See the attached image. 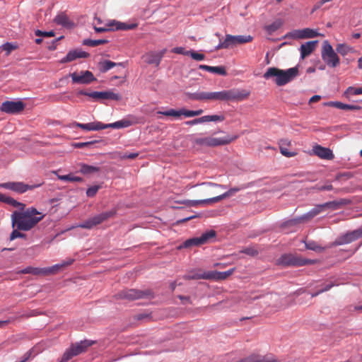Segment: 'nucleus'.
Wrapping results in <instances>:
<instances>
[{
	"instance_id": "6e6552de",
	"label": "nucleus",
	"mask_w": 362,
	"mask_h": 362,
	"mask_svg": "<svg viewBox=\"0 0 362 362\" xmlns=\"http://www.w3.org/2000/svg\"><path fill=\"white\" fill-rule=\"evenodd\" d=\"M78 95H86L95 100H113L118 101L122 99V96L119 93H115L112 91H93L89 93L85 90H80Z\"/></svg>"
},
{
	"instance_id": "13d9d810",
	"label": "nucleus",
	"mask_w": 362,
	"mask_h": 362,
	"mask_svg": "<svg viewBox=\"0 0 362 362\" xmlns=\"http://www.w3.org/2000/svg\"><path fill=\"white\" fill-rule=\"evenodd\" d=\"M173 52L184 55H188L189 54V51H185V48L181 47H175L173 49Z\"/></svg>"
},
{
	"instance_id": "9b49d317",
	"label": "nucleus",
	"mask_w": 362,
	"mask_h": 362,
	"mask_svg": "<svg viewBox=\"0 0 362 362\" xmlns=\"http://www.w3.org/2000/svg\"><path fill=\"white\" fill-rule=\"evenodd\" d=\"M25 108V104L22 101H5L0 107L1 112L7 114H18Z\"/></svg>"
},
{
	"instance_id": "f3484780",
	"label": "nucleus",
	"mask_w": 362,
	"mask_h": 362,
	"mask_svg": "<svg viewBox=\"0 0 362 362\" xmlns=\"http://www.w3.org/2000/svg\"><path fill=\"white\" fill-rule=\"evenodd\" d=\"M165 52L166 49H163L162 51L157 52H149L144 54L142 56V59L144 62L148 64H155L156 66H158Z\"/></svg>"
},
{
	"instance_id": "5fc2aeb1",
	"label": "nucleus",
	"mask_w": 362,
	"mask_h": 362,
	"mask_svg": "<svg viewBox=\"0 0 362 362\" xmlns=\"http://www.w3.org/2000/svg\"><path fill=\"white\" fill-rule=\"evenodd\" d=\"M112 26H113V23H110L107 25V27H96V26H94V29H95V30L97 33H103V32H105V31H107V30H114V28H112Z\"/></svg>"
},
{
	"instance_id": "4d7b16f0",
	"label": "nucleus",
	"mask_w": 362,
	"mask_h": 362,
	"mask_svg": "<svg viewBox=\"0 0 362 362\" xmlns=\"http://www.w3.org/2000/svg\"><path fill=\"white\" fill-rule=\"evenodd\" d=\"M216 233L214 230L205 231V243L216 238Z\"/></svg>"
},
{
	"instance_id": "338daca9",
	"label": "nucleus",
	"mask_w": 362,
	"mask_h": 362,
	"mask_svg": "<svg viewBox=\"0 0 362 362\" xmlns=\"http://www.w3.org/2000/svg\"><path fill=\"white\" fill-rule=\"evenodd\" d=\"M149 314L147 313H140L136 315H135L134 318L137 320H141L144 319H146L149 317Z\"/></svg>"
},
{
	"instance_id": "423d86ee",
	"label": "nucleus",
	"mask_w": 362,
	"mask_h": 362,
	"mask_svg": "<svg viewBox=\"0 0 362 362\" xmlns=\"http://www.w3.org/2000/svg\"><path fill=\"white\" fill-rule=\"evenodd\" d=\"M152 293L150 290L124 289L115 295L117 299H123L128 301L147 298Z\"/></svg>"
},
{
	"instance_id": "a211bd4d",
	"label": "nucleus",
	"mask_w": 362,
	"mask_h": 362,
	"mask_svg": "<svg viewBox=\"0 0 362 362\" xmlns=\"http://www.w3.org/2000/svg\"><path fill=\"white\" fill-rule=\"evenodd\" d=\"M74 262V259L68 258V259L62 261V263H60V264H57L50 267L43 268V271H44L43 274L47 275V274H56L59 270L64 269V267H66L72 264Z\"/></svg>"
},
{
	"instance_id": "9d476101",
	"label": "nucleus",
	"mask_w": 362,
	"mask_h": 362,
	"mask_svg": "<svg viewBox=\"0 0 362 362\" xmlns=\"http://www.w3.org/2000/svg\"><path fill=\"white\" fill-rule=\"evenodd\" d=\"M238 138V135L229 136L216 138L213 136L205 137V145L211 147L219 146H225L235 141Z\"/></svg>"
},
{
	"instance_id": "7c9ffc66",
	"label": "nucleus",
	"mask_w": 362,
	"mask_h": 362,
	"mask_svg": "<svg viewBox=\"0 0 362 362\" xmlns=\"http://www.w3.org/2000/svg\"><path fill=\"white\" fill-rule=\"evenodd\" d=\"M79 167V172L86 175L97 173L100 170V168L98 166L89 165L85 163H80Z\"/></svg>"
},
{
	"instance_id": "c85d7f7f",
	"label": "nucleus",
	"mask_w": 362,
	"mask_h": 362,
	"mask_svg": "<svg viewBox=\"0 0 362 362\" xmlns=\"http://www.w3.org/2000/svg\"><path fill=\"white\" fill-rule=\"evenodd\" d=\"M227 101V90L205 92V100Z\"/></svg>"
},
{
	"instance_id": "a19ab883",
	"label": "nucleus",
	"mask_w": 362,
	"mask_h": 362,
	"mask_svg": "<svg viewBox=\"0 0 362 362\" xmlns=\"http://www.w3.org/2000/svg\"><path fill=\"white\" fill-rule=\"evenodd\" d=\"M43 268H37L33 267H28L21 271H19L18 274H32L34 275H40L43 274Z\"/></svg>"
},
{
	"instance_id": "680f3d73",
	"label": "nucleus",
	"mask_w": 362,
	"mask_h": 362,
	"mask_svg": "<svg viewBox=\"0 0 362 362\" xmlns=\"http://www.w3.org/2000/svg\"><path fill=\"white\" fill-rule=\"evenodd\" d=\"M243 252L250 256H255L258 254V252L253 248H246Z\"/></svg>"
},
{
	"instance_id": "0e129e2a",
	"label": "nucleus",
	"mask_w": 362,
	"mask_h": 362,
	"mask_svg": "<svg viewBox=\"0 0 362 362\" xmlns=\"http://www.w3.org/2000/svg\"><path fill=\"white\" fill-rule=\"evenodd\" d=\"M204 122V117H200V118H198V119H194L193 120H191V121H188L186 122L187 124L188 125H194V124H198V123H202Z\"/></svg>"
},
{
	"instance_id": "09e8293b",
	"label": "nucleus",
	"mask_w": 362,
	"mask_h": 362,
	"mask_svg": "<svg viewBox=\"0 0 362 362\" xmlns=\"http://www.w3.org/2000/svg\"><path fill=\"white\" fill-rule=\"evenodd\" d=\"M100 189V185H93L88 187L86 190V195L88 197H93Z\"/></svg>"
},
{
	"instance_id": "8fccbe9b",
	"label": "nucleus",
	"mask_w": 362,
	"mask_h": 362,
	"mask_svg": "<svg viewBox=\"0 0 362 362\" xmlns=\"http://www.w3.org/2000/svg\"><path fill=\"white\" fill-rule=\"evenodd\" d=\"M20 230H18L17 228L16 230H13L10 235V240H13L16 238H25L26 235L25 233H21L19 231Z\"/></svg>"
},
{
	"instance_id": "603ef678",
	"label": "nucleus",
	"mask_w": 362,
	"mask_h": 362,
	"mask_svg": "<svg viewBox=\"0 0 362 362\" xmlns=\"http://www.w3.org/2000/svg\"><path fill=\"white\" fill-rule=\"evenodd\" d=\"M35 34L36 36L46 37H54V31L43 32V31H41L40 30H35Z\"/></svg>"
},
{
	"instance_id": "864d4df0",
	"label": "nucleus",
	"mask_w": 362,
	"mask_h": 362,
	"mask_svg": "<svg viewBox=\"0 0 362 362\" xmlns=\"http://www.w3.org/2000/svg\"><path fill=\"white\" fill-rule=\"evenodd\" d=\"M179 203L184 204H185L187 206H196L198 204H203L204 203V200H199V201H195V200H183V201L179 202Z\"/></svg>"
},
{
	"instance_id": "2f4dec72",
	"label": "nucleus",
	"mask_w": 362,
	"mask_h": 362,
	"mask_svg": "<svg viewBox=\"0 0 362 362\" xmlns=\"http://www.w3.org/2000/svg\"><path fill=\"white\" fill-rule=\"evenodd\" d=\"M132 124V122L127 119H124L117 122H115L114 123L110 124H106L105 127L106 129L107 128H113V129H121V128H125L131 126Z\"/></svg>"
},
{
	"instance_id": "bf43d9fd",
	"label": "nucleus",
	"mask_w": 362,
	"mask_h": 362,
	"mask_svg": "<svg viewBox=\"0 0 362 362\" xmlns=\"http://www.w3.org/2000/svg\"><path fill=\"white\" fill-rule=\"evenodd\" d=\"M280 151H281V153L284 156H286V157H288V158H290V157H293V156H294L296 155V153H295L290 152L289 151H288V149H287V148H284V147H282V146H281V147H280Z\"/></svg>"
},
{
	"instance_id": "052dcab7",
	"label": "nucleus",
	"mask_w": 362,
	"mask_h": 362,
	"mask_svg": "<svg viewBox=\"0 0 362 362\" xmlns=\"http://www.w3.org/2000/svg\"><path fill=\"white\" fill-rule=\"evenodd\" d=\"M189 54H191V57H192V59H194L197 61H200V60L204 59V54H199V53H197V52H191V51H189Z\"/></svg>"
},
{
	"instance_id": "37998d69",
	"label": "nucleus",
	"mask_w": 362,
	"mask_h": 362,
	"mask_svg": "<svg viewBox=\"0 0 362 362\" xmlns=\"http://www.w3.org/2000/svg\"><path fill=\"white\" fill-rule=\"evenodd\" d=\"M312 189L315 190L317 192L320 191H331L334 189L332 184L329 182L327 181V183L325 185L317 184L315 186L311 187Z\"/></svg>"
},
{
	"instance_id": "6e6d98bb",
	"label": "nucleus",
	"mask_w": 362,
	"mask_h": 362,
	"mask_svg": "<svg viewBox=\"0 0 362 362\" xmlns=\"http://www.w3.org/2000/svg\"><path fill=\"white\" fill-rule=\"evenodd\" d=\"M333 286H334V284L332 283L326 285L323 288L320 289V291H317L316 293H312L311 297L314 298L325 291H329Z\"/></svg>"
},
{
	"instance_id": "4c0bfd02",
	"label": "nucleus",
	"mask_w": 362,
	"mask_h": 362,
	"mask_svg": "<svg viewBox=\"0 0 362 362\" xmlns=\"http://www.w3.org/2000/svg\"><path fill=\"white\" fill-rule=\"evenodd\" d=\"M282 24H283V23H282L281 20L278 19V20L275 21L274 22H273L272 23L266 25L264 27V29L269 34H272V33H274L275 31H276L279 28H280L281 26L282 25Z\"/></svg>"
},
{
	"instance_id": "20e7f679",
	"label": "nucleus",
	"mask_w": 362,
	"mask_h": 362,
	"mask_svg": "<svg viewBox=\"0 0 362 362\" xmlns=\"http://www.w3.org/2000/svg\"><path fill=\"white\" fill-rule=\"evenodd\" d=\"M94 343L95 342L93 341L84 340L80 341L79 343L71 344L70 348L64 353L59 362H67L74 356H78L86 351L87 349L92 346Z\"/></svg>"
},
{
	"instance_id": "0eeeda50",
	"label": "nucleus",
	"mask_w": 362,
	"mask_h": 362,
	"mask_svg": "<svg viewBox=\"0 0 362 362\" xmlns=\"http://www.w3.org/2000/svg\"><path fill=\"white\" fill-rule=\"evenodd\" d=\"M321 55L328 66L334 68L339 64V58L328 41L323 42Z\"/></svg>"
},
{
	"instance_id": "b1692460",
	"label": "nucleus",
	"mask_w": 362,
	"mask_h": 362,
	"mask_svg": "<svg viewBox=\"0 0 362 362\" xmlns=\"http://www.w3.org/2000/svg\"><path fill=\"white\" fill-rule=\"evenodd\" d=\"M54 21L56 24L62 25L64 28L71 29L74 27V23L71 21L69 18L64 13H59L55 18Z\"/></svg>"
},
{
	"instance_id": "bb28decb",
	"label": "nucleus",
	"mask_w": 362,
	"mask_h": 362,
	"mask_svg": "<svg viewBox=\"0 0 362 362\" xmlns=\"http://www.w3.org/2000/svg\"><path fill=\"white\" fill-rule=\"evenodd\" d=\"M349 203V201L346 199H340L339 200H334L322 204L324 211L327 209L337 210L341 206L346 205Z\"/></svg>"
},
{
	"instance_id": "2eb2a0df",
	"label": "nucleus",
	"mask_w": 362,
	"mask_h": 362,
	"mask_svg": "<svg viewBox=\"0 0 362 362\" xmlns=\"http://www.w3.org/2000/svg\"><path fill=\"white\" fill-rule=\"evenodd\" d=\"M318 33L310 28H304L302 30H294L288 33L286 37L293 39H306L313 38L318 36Z\"/></svg>"
},
{
	"instance_id": "1a4fd4ad",
	"label": "nucleus",
	"mask_w": 362,
	"mask_h": 362,
	"mask_svg": "<svg viewBox=\"0 0 362 362\" xmlns=\"http://www.w3.org/2000/svg\"><path fill=\"white\" fill-rule=\"evenodd\" d=\"M202 110H188L185 108H181L179 110L170 109L164 112L158 111V114L179 118L181 116H184L185 117H192L198 116L200 115L202 113Z\"/></svg>"
},
{
	"instance_id": "e2e57ef3",
	"label": "nucleus",
	"mask_w": 362,
	"mask_h": 362,
	"mask_svg": "<svg viewBox=\"0 0 362 362\" xmlns=\"http://www.w3.org/2000/svg\"><path fill=\"white\" fill-rule=\"evenodd\" d=\"M95 143V141H88V142H81V143L76 144L75 146L77 147V148H83L85 146H88L92 145V144H93Z\"/></svg>"
},
{
	"instance_id": "c03bdc74",
	"label": "nucleus",
	"mask_w": 362,
	"mask_h": 362,
	"mask_svg": "<svg viewBox=\"0 0 362 362\" xmlns=\"http://www.w3.org/2000/svg\"><path fill=\"white\" fill-rule=\"evenodd\" d=\"M108 41L107 40H84L83 44L90 47H96L100 45L106 44Z\"/></svg>"
},
{
	"instance_id": "774afa93",
	"label": "nucleus",
	"mask_w": 362,
	"mask_h": 362,
	"mask_svg": "<svg viewBox=\"0 0 362 362\" xmlns=\"http://www.w3.org/2000/svg\"><path fill=\"white\" fill-rule=\"evenodd\" d=\"M138 153H126L123 157L124 158L134 159L138 156Z\"/></svg>"
},
{
	"instance_id": "a18cd8bd",
	"label": "nucleus",
	"mask_w": 362,
	"mask_h": 362,
	"mask_svg": "<svg viewBox=\"0 0 362 362\" xmlns=\"http://www.w3.org/2000/svg\"><path fill=\"white\" fill-rule=\"evenodd\" d=\"M113 23V25H115L116 27L115 28H114L115 30H132V29H134L136 25L135 24H132V25H127V24H125V23H119V22H117V23H115V21L112 22Z\"/></svg>"
},
{
	"instance_id": "f03ea898",
	"label": "nucleus",
	"mask_w": 362,
	"mask_h": 362,
	"mask_svg": "<svg viewBox=\"0 0 362 362\" xmlns=\"http://www.w3.org/2000/svg\"><path fill=\"white\" fill-rule=\"evenodd\" d=\"M298 74L299 71L297 66L286 70L269 67L264 74L263 77L267 80L274 78V81L277 86H282L293 81L298 76Z\"/></svg>"
},
{
	"instance_id": "4be33fe9",
	"label": "nucleus",
	"mask_w": 362,
	"mask_h": 362,
	"mask_svg": "<svg viewBox=\"0 0 362 362\" xmlns=\"http://www.w3.org/2000/svg\"><path fill=\"white\" fill-rule=\"evenodd\" d=\"M74 126L86 131H98L106 129L105 124H103L100 122H94L87 124L75 122Z\"/></svg>"
},
{
	"instance_id": "69168bd1",
	"label": "nucleus",
	"mask_w": 362,
	"mask_h": 362,
	"mask_svg": "<svg viewBox=\"0 0 362 362\" xmlns=\"http://www.w3.org/2000/svg\"><path fill=\"white\" fill-rule=\"evenodd\" d=\"M359 109H360V107H358L357 105H354L344 104V110H359Z\"/></svg>"
},
{
	"instance_id": "f257e3e1",
	"label": "nucleus",
	"mask_w": 362,
	"mask_h": 362,
	"mask_svg": "<svg viewBox=\"0 0 362 362\" xmlns=\"http://www.w3.org/2000/svg\"><path fill=\"white\" fill-rule=\"evenodd\" d=\"M44 217L45 215L34 207L28 208L23 211H14L11 215L12 227L28 231L33 228Z\"/></svg>"
},
{
	"instance_id": "72a5a7b5",
	"label": "nucleus",
	"mask_w": 362,
	"mask_h": 362,
	"mask_svg": "<svg viewBox=\"0 0 362 362\" xmlns=\"http://www.w3.org/2000/svg\"><path fill=\"white\" fill-rule=\"evenodd\" d=\"M205 71L221 76H226L227 74L225 67L222 66H210L205 65Z\"/></svg>"
},
{
	"instance_id": "f704fd0d",
	"label": "nucleus",
	"mask_w": 362,
	"mask_h": 362,
	"mask_svg": "<svg viewBox=\"0 0 362 362\" xmlns=\"http://www.w3.org/2000/svg\"><path fill=\"white\" fill-rule=\"evenodd\" d=\"M54 173L57 175L59 180L62 181H67V182H82L83 178L81 177L74 176L72 174H69L66 175H60L57 174V172H54Z\"/></svg>"
},
{
	"instance_id": "412c9836",
	"label": "nucleus",
	"mask_w": 362,
	"mask_h": 362,
	"mask_svg": "<svg viewBox=\"0 0 362 362\" xmlns=\"http://www.w3.org/2000/svg\"><path fill=\"white\" fill-rule=\"evenodd\" d=\"M235 268H232L226 272H210L205 273V279L214 280H224L233 274Z\"/></svg>"
},
{
	"instance_id": "49530a36",
	"label": "nucleus",
	"mask_w": 362,
	"mask_h": 362,
	"mask_svg": "<svg viewBox=\"0 0 362 362\" xmlns=\"http://www.w3.org/2000/svg\"><path fill=\"white\" fill-rule=\"evenodd\" d=\"M305 247L308 250H311L313 251L321 252L325 250L324 247L318 245L316 243L313 241H310L305 243Z\"/></svg>"
},
{
	"instance_id": "dca6fc26",
	"label": "nucleus",
	"mask_w": 362,
	"mask_h": 362,
	"mask_svg": "<svg viewBox=\"0 0 362 362\" xmlns=\"http://www.w3.org/2000/svg\"><path fill=\"white\" fill-rule=\"evenodd\" d=\"M250 91L245 89L233 88L227 90V101H242L247 99Z\"/></svg>"
},
{
	"instance_id": "7ed1b4c3",
	"label": "nucleus",
	"mask_w": 362,
	"mask_h": 362,
	"mask_svg": "<svg viewBox=\"0 0 362 362\" xmlns=\"http://www.w3.org/2000/svg\"><path fill=\"white\" fill-rule=\"evenodd\" d=\"M317 261L303 258L300 255L292 254H284L276 260V264L283 267H301L308 264H314Z\"/></svg>"
},
{
	"instance_id": "c9c22d12",
	"label": "nucleus",
	"mask_w": 362,
	"mask_h": 362,
	"mask_svg": "<svg viewBox=\"0 0 362 362\" xmlns=\"http://www.w3.org/2000/svg\"><path fill=\"white\" fill-rule=\"evenodd\" d=\"M0 199L4 201L6 203H8L9 204H11L13 206L18 207L20 209H23L25 206V204L21 202H17L14 199L8 197H6L4 194H0Z\"/></svg>"
},
{
	"instance_id": "a878e982",
	"label": "nucleus",
	"mask_w": 362,
	"mask_h": 362,
	"mask_svg": "<svg viewBox=\"0 0 362 362\" xmlns=\"http://www.w3.org/2000/svg\"><path fill=\"white\" fill-rule=\"evenodd\" d=\"M240 189H241V188H240V187H233V188L230 189L228 191L226 192L225 193H223L222 194H220V195L216 196L213 198L205 199V204L217 202L218 201L222 200L223 199L229 197L233 195L234 194H235L236 192H239Z\"/></svg>"
},
{
	"instance_id": "39448f33",
	"label": "nucleus",
	"mask_w": 362,
	"mask_h": 362,
	"mask_svg": "<svg viewBox=\"0 0 362 362\" xmlns=\"http://www.w3.org/2000/svg\"><path fill=\"white\" fill-rule=\"evenodd\" d=\"M116 214V210L112 209L109 211L103 212L100 214L95 215L92 218H90L83 223L78 224L77 227L86 229H91L94 226H96L106 220L113 217Z\"/></svg>"
},
{
	"instance_id": "4468645a",
	"label": "nucleus",
	"mask_w": 362,
	"mask_h": 362,
	"mask_svg": "<svg viewBox=\"0 0 362 362\" xmlns=\"http://www.w3.org/2000/svg\"><path fill=\"white\" fill-rule=\"evenodd\" d=\"M359 235L358 233L357 230H352L351 232H348L344 235L338 237L329 246V247L333 246H339L341 245L351 243L358 239H359Z\"/></svg>"
},
{
	"instance_id": "e433bc0d",
	"label": "nucleus",
	"mask_w": 362,
	"mask_h": 362,
	"mask_svg": "<svg viewBox=\"0 0 362 362\" xmlns=\"http://www.w3.org/2000/svg\"><path fill=\"white\" fill-rule=\"evenodd\" d=\"M226 117L223 114L219 115H205V123L214 122L218 123L222 122L225 120Z\"/></svg>"
},
{
	"instance_id": "aec40b11",
	"label": "nucleus",
	"mask_w": 362,
	"mask_h": 362,
	"mask_svg": "<svg viewBox=\"0 0 362 362\" xmlns=\"http://www.w3.org/2000/svg\"><path fill=\"white\" fill-rule=\"evenodd\" d=\"M89 54L81 49L69 51L65 57L61 59V63H67L72 62L78 58H86Z\"/></svg>"
},
{
	"instance_id": "5701e85b",
	"label": "nucleus",
	"mask_w": 362,
	"mask_h": 362,
	"mask_svg": "<svg viewBox=\"0 0 362 362\" xmlns=\"http://www.w3.org/2000/svg\"><path fill=\"white\" fill-rule=\"evenodd\" d=\"M324 211L323 206L322 204H317L314 208H313L310 211H309L307 214H304L301 217L293 220L295 223H300L305 220H309L320 214Z\"/></svg>"
},
{
	"instance_id": "f8f14e48",
	"label": "nucleus",
	"mask_w": 362,
	"mask_h": 362,
	"mask_svg": "<svg viewBox=\"0 0 362 362\" xmlns=\"http://www.w3.org/2000/svg\"><path fill=\"white\" fill-rule=\"evenodd\" d=\"M72 82L78 84H88L96 81L93 73L90 71H81L79 73L74 72L71 75Z\"/></svg>"
},
{
	"instance_id": "3c124183",
	"label": "nucleus",
	"mask_w": 362,
	"mask_h": 362,
	"mask_svg": "<svg viewBox=\"0 0 362 362\" xmlns=\"http://www.w3.org/2000/svg\"><path fill=\"white\" fill-rule=\"evenodd\" d=\"M323 105H324V106L334 107L341 109V110H344V103H342L341 102L330 101V102L325 103Z\"/></svg>"
},
{
	"instance_id": "393cba45",
	"label": "nucleus",
	"mask_w": 362,
	"mask_h": 362,
	"mask_svg": "<svg viewBox=\"0 0 362 362\" xmlns=\"http://www.w3.org/2000/svg\"><path fill=\"white\" fill-rule=\"evenodd\" d=\"M317 42V40H315L302 44L300 48L301 58L304 59L309 56L315 50Z\"/></svg>"
},
{
	"instance_id": "58836bf2",
	"label": "nucleus",
	"mask_w": 362,
	"mask_h": 362,
	"mask_svg": "<svg viewBox=\"0 0 362 362\" xmlns=\"http://www.w3.org/2000/svg\"><path fill=\"white\" fill-rule=\"evenodd\" d=\"M253 37L251 35H233L234 43L238 45L250 42Z\"/></svg>"
},
{
	"instance_id": "ea45409f",
	"label": "nucleus",
	"mask_w": 362,
	"mask_h": 362,
	"mask_svg": "<svg viewBox=\"0 0 362 362\" xmlns=\"http://www.w3.org/2000/svg\"><path fill=\"white\" fill-rule=\"evenodd\" d=\"M336 50L342 56L354 52V49L346 44H338L336 47Z\"/></svg>"
},
{
	"instance_id": "de8ad7c7",
	"label": "nucleus",
	"mask_w": 362,
	"mask_h": 362,
	"mask_svg": "<svg viewBox=\"0 0 362 362\" xmlns=\"http://www.w3.org/2000/svg\"><path fill=\"white\" fill-rule=\"evenodd\" d=\"M18 48V46L15 44L6 42L2 45V49L6 51V56H8L11 52Z\"/></svg>"
},
{
	"instance_id": "6ab92c4d",
	"label": "nucleus",
	"mask_w": 362,
	"mask_h": 362,
	"mask_svg": "<svg viewBox=\"0 0 362 362\" xmlns=\"http://www.w3.org/2000/svg\"><path fill=\"white\" fill-rule=\"evenodd\" d=\"M204 244V233L202 234L199 237L192 238L185 240L182 244L177 247L178 250H182L183 248L186 249H192L195 247L201 246Z\"/></svg>"
},
{
	"instance_id": "c756f323",
	"label": "nucleus",
	"mask_w": 362,
	"mask_h": 362,
	"mask_svg": "<svg viewBox=\"0 0 362 362\" xmlns=\"http://www.w3.org/2000/svg\"><path fill=\"white\" fill-rule=\"evenodd\" d=\"M233 47H235L233 35H226L225 39L223 41L220 40L218 45L216 46V49H229Z\"/></svg>"
},
{
	"instance_id": "79ce46f5",
	"label": "nucleus",
	"mask_w": 362,
	"mask_h": 362,
	"mask_svg": "<svg viewBox=\"0 0 362 362\" xmlns=\"http://www.w3.org/2000/svg\"><path fill=\"white\" fill-rule=\"evenodd\" d=\"M186 279H204V272L201 269L194 270L185 276Z\"/></svg>"
},
{
	"instance_id": "ddd939ff",
	"label": "nucleus",
	"mask_w": 362,
	"mask_h": 362,
	"mask_svg": "<svg viewBox=\"0 0 362 362\" xmlns=\"http://www.w3.org/2000/svg\"><path fill=\"white\" fill-rule=\"evenodd\" d=\"M40 185H30L21 182H8L0 185V186L3 188L11 189L18 193H24L26 191L32 190L39 187Z\"/></svg>"
},
{
	"instance_id": "cd10ccee",
	"label": "nucleus",
	"mask_w": 362,
	"mask_h": 362,
	"mask_svg": "<svg viewBox=\"0 0 362 362\" xmlns=\"http://www.w3.org/2000/svg\"><path fill=\"white\" fill-rule=\"evenodd\" d=\"M313 151L315 154L320 158L331 160L334 158L332 151L329 148L319 145L313 148Z\"/></svg>"
},
{
	"instance_id": "473e14b6",
	"label": "nucleus",
	"mask_w": 362,
	"mask_h": 362,
	"mask_svg": "<svg viewBox=\"0 0 362 362\" xmlns=\"http://www.w3.org/2000/svg\"><path fill=\"white\" fill-rule=\"evenodd\" d=\"M121 64H120V63L117 64L112 61L105 60V61L99 63V69L101 72L105 73V72L107 71L108 70L111 69L112 68L116 66L117 65H121Z\"/></svg>"
}]
</instances>
